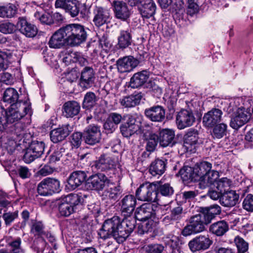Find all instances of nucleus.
<instances>
[{
  "label": "nucleus",
  "mask_w": 253,
  "mask_h": 253,
  "mask_svg": "<svg viewBox=\"0 0 253 253\" xmlns=\"http://www.w3.org/2000/svg\"><path fill=\"white\" fill-rule=\"evenodd\" d=\"M87 36L86 31L83 25L70 24L55 32L48 44L52 48H60L65 43L71 46H77L86 41Z\"/></svg>",
  "instance_id": "nucleus-1"
},
{
  "label": "nucleus",
  "mask_w": 253,
  "mask_h": 253,
  "mask_svg": "<svg viewBox=\"0 0 253 253\" xmlns=\"http://www.w3.org/2000/svg\"><path fill=\"white\" fill-rule=\"evenodd\" d=\"M100 238L105 240L113 237L115 239L123 242L129 235L126 226H123L120 218L117 216H114L106 220L102 228L98 232Z\"/></svg>",
  "instance_id": "nucleus-2"
},
{
  "label": "nucleus",
  "mask_w": 253,
  "mask_h": 253,
  "mask_svg": "<svg viewBox=\"0 0 253 253\" xmlns=\"http://www.w3.org/2000/svg\"><path fill=\"white\" fill-rule=\"evenodd\" d=\"M211 163L203 161L197 163L194 168L195 181L199 182V187L205 189L213 184L218 177V172L212 170Z\"/></svg>",
  "instance_id": "nucleus-3"
},
{
  "label": "nucleus",
  "mask_w": 253,
  "mask_h": 253,
  "mask_svg": "<svg viewBox=\"0 0 253 253\" xmlns=\"http://www.w3.org/2000/svg\"><path fill=\"white\" fill-rule=\"evenodd\" d=\"M252 103L251 99L244 98L243 105L239 107L234 114L232 115L230 123V126L232 128L238 129L248 122L253 113Z\"/></svg>",
  "instance_id": "nucleus-4"
},
{
  "label": "nucleus",
  "mask_w": 253,
  "mask_h": 253,
  "mask_svg": "<svg viewBox=\"0 0 253 253\" xmlns=\"http://www.w3.org/2000/svg\"><path fill=\"white\" fill-rule=\"evenodd\" d=\"M82 195L71 193L62 198L58 203L60 216L67 217L74 212V207L81 203Z\"/></svg>",
  "instance_id": "nucleus-5"
},
{
  "label": "nucleus",
  "mask_w": 253,
  "mask_h": 253,
  "mask_svg": "<svg viewBox=\"0 0 253 253\" xmlns=\"http://www.w3.org/2000/svg\"><path fill=\"white\" fill-rule=\"evenodd\" d=\"M38 194L42 196H48L61 191L60 181L56 178L46 177L42 179L37 186Z\"/></svg>",
  "instance_id": "nucleus-6"
},
{
  "label": "nucleus",
  "mask_w": 253,
  "mask_h": 253,
  "mask_svg": "<svg viewBox=\"0 0 253 253\" xmlns=\"http://www.w3.org/2000/svg\"><path fill=\"white\" fill-rule=\"evenodd\" d=\"M155 182H145L141 184L135 192V197L139 201L157 202L158 193L156 192Z\"/></svg>",
  "instance_id": "nucleus-7"
},
{
  "label": "nucleus",
  "mask_w": 253,
  "mask_h": 253,
  "mask_svg": "<svg viewBox=\"0 0 253 253\" xmlns=\"http://www.w3.org/2000/svg\"><path fill=\"white\" fill-rule=\"evenodd\" d=\"M205 224H207L200 212L190 218L188 224L183 229L182 234L184 236H188L202 232L205 230Z\"/></svg>",
  "instance_id": "nucleus-8"
},
{
  "label": "nucleus",
  "mask_w": 253,
  "mask_h": 253,
  "mask_svg": "<svg viewBox=\"0 0 253 253\" xmlns=\"http://www.w3.org/2000/svg\"><path fill=\"white\" fill-rule=\"evenodd\" d=\"M110 184H112L111 179L101 173L90 176L85 181V186L88 189L98 192Z\"/></svg>",
  "instance_id": "nucleus-9"
},
{
  "label": "nucleus",
  "mask_w": 253,
  "mask_h": 253,
  "mask_svg": "<svg viewBox=\"0 0 253 253\" xmlns=\"http://www.w3.org/2000/svg\"><path fill=\"white\" fill-rule=\"evenodd\" d=\"M82 5L79 0H56L54 4L55 8L64 10L72 18L79 14Z\"/></svg>",
  "instance_id": "nucleus-10"
},
{
  "label": "nucleus",
  "mask_w": 253,
  "mask_h": 253,
  "mask_svg": "<svg viewBox=\"0 0 253 253\" xmlns=\"http://www.w3.org/2000/svg\"><path fill=\"white\" fill-rule=\"evenodd\" d=\"M93 18L92 21L94 25L100 27L110 23L111 16L109 9L101 5L95 4L92 7Z\"/></svg>",
  "instance_id": "nucleus-11"
},
{
  "label": "nucleus",
  "mask_w": 253,
  "mask_h": 253,
  "mask_svg": "<svg viewBox=\"0 0 253 253\" xmlns=\"http://www.w3.org/2000/svg\"><path fill=\"white\" fill-rule=\"evenodd\" d=\"M30 107L26 103L20 104L16 107L8 108L6 114V122L9 124L15 123L25 116L30 111Z\"/></svg>",
  "instance_id": "nucleus-12"
},
{
  "label": "nucleus",
  "mask_w": 253,
  "mask_h": 253,
  "mask_svg": "<svg viewBox=\"0 0 253 253\" xmlns=\"http://www.w3.org/2000/svg\"><path fill=\"white\" fill-rule=\"evenodd\" d=\"M45 144L42 141H33L24 155V160L26 163H30L43 154Z\"/></svg>",
  "instance_id": "nucleus-13"
},
{
  "label": "nucleus",
  "mask_w": 253,
  "mask_h": 253,
  "mask_svg": "<svg viewBox=\"0 0 253 253\" xmlns=\"http://www.w3.org/2000/svg\"><path fill=\"white\" fill-rule=\"evenodd\" d=\"M83 138L88 145H94L99 143L101 139L100 127L95 125L88 126L84 131Z\"/></svg>",
  "instance_id": "nucleus-14"
},
{
  "label": "nucleus",
  "mask_w": 253,
  "mask_h": 253,
  "mask_svg": "<svg viewBox=\"0 0 253 253\" xmlns=\"http://www.w3.org/2000/svg\"><path fill=\"white\" fill-rule=\"evenodd\" d=\"M111 4L117 19L125 21L129 18L132 12L126 3L123 1L113 0Z\"/></svg>",
  "instance_id": "nucleus-15"
},
{
  "label": "nucleus",
  "mask_w": 253,
  "mask_h": 253,
  "mask_svg": "<svg viewBox=\"0 0 253 253\" xmlns=\"http://www.w3.org/2000/svg\"><path fill=\"white\" fill-rule=\"evenodd\" d=\"M212 241L208 235H200L190 241L188 246L191 252L194 253L207 250L212 244Z\"/></svg>",
  "instance_id": "nucleus-16"
},
{
  "label": "nucleus",
  "mask_w": 253,
  "mask_h": 253,
  "mask_svg": "<svg viewBox=\"0 0 253 253\" xmlns=\"http://www.w3.org/2000/svg\"><path fill=\"white\" fill-rule=\"evenodd\" d=\"M159 207L151 203H144L138 207L135 211V215L137 219L141 221L154 217L157 214V210Z\"/></svg>",
  "instance_id": "nucleus-17"
},
{
  "label": "nucleus",
  "mask_w": 253,
  "mask_h": 253,
  "mask_svg": "<svg viewBox=\"0 0 253 253\" xmlns=\"http://www.w3.org/2000/svg\"><path fill=\"white\" fill-rule=\"evenodd\" d=\"M196 118L191 110L182 109L176 115V123L179 129L192 126Z\"/></svg>",
  "instance_id": "nucleus-18"
},
{
  "label": "nucleus",
  "mask_w": 253,
  "mask_h": 253,
  "mask_svg": "<svg viewBox=\"0 0 253 253\" xmlns=\"http://www.w3.org/2000/svg\"><path fill=\"white\" fill-rule=\"evenodd\" d=\"M95 79V73L93 68L85 67L81 72L79 85L83 90H86L93 85Z\"/></svg>",
  "instance_id": "nucleus-19"
},
{
  "label": "nucleus",
  "mask_w": 253,
  "mask_h": 253,
  "mask_svg": "<svg viewBox=\"0 0 253 253\" xmlns=\"http://www.w3.org/2000/svg\"><path fill=\"white\" fill-rule=\"evenodd\" d=\"M126 122L120 126L122 134L125 137H129L136 133L140 128V126L136 124V118L131 115L126 116Z\"/></svg>",
  "instance_id": "nucleus-20"
},
{
  "label": "nucleus",
  "mask_w": 253,
  "mask_h": 253,
  "mask_svg": "<svg viewBox=\"0 0 253 253\" xmlns=\"http://www.w3.org/2000/svg\"><path fill=\"white\" fill-rule=\"evenodd\" d=\"M222 111L218 108H212L205 113L203 118V123L207 127H211L220 122Z\"/></svg>",
  "instance_id": "nucleus-21"
},
{
  "label": "nucleus",
  "mask_w": 253,
  "mask_h": 253,
  "mask_svg": "<svg viewBox=\"0 0 253 253\" xmlns=\"http://www.w3.org/2000/svg\"><path fill=\"white\" fill-rule=\"evenodd\" d=\"M136 197L132 195L125 196L120 202L121 210L123 215L133 214L136 205Z\"/></svg>",
  "instance_id": "nucleus-22"
},
{
  "label": "nucleus",
  "mask_w": 253,
  "mask_h": 253,
  "mask_svg": "<svg viewBox=\"0 0 253 253\" xmlns=\"http://www.w3.org/2000/svg\"><path fill=\"white\" fill-rule=\"evenodd\" d=\"M16 27L22 34L29 38L34 37L38 32L37 27L23 17H19Z\"/></svg>",
  "instance_id": "nucleus-23"
},
{
  "label": "nucleus",
  "mask_w": 253,
  "mask_h": 253,
  "mask_svg": "<svg viewBox=\"0 0 253 253\" xmlns=\"http://www.w3.org/2000/svg\"><path fill=\"white\" fill-rule=\"evenodd\" d=\"M116 166V161L115 158L105 154L101 155L93 165L95 168L102 171L114 169Z\"/></svg>",
  "instance_id": "nucleus-24"
},
{
  "label": "nucleus",
  "mask_w": 253,
  "mask_h": 253,
  "mask_svg": "<svg viewBox=\"0 0 253 253\" xmlns=\"http://www.w3.org/2000/svg\"><path fill=\"white\" fill-rule=\"evenodd\" d=\"M138 64V61L131 56L124 57L118 60L117 68L121 73L129 72Z\"/></svg>",
  "instance_id": "nucleus-25"
},
{
  "label": "nucleus",
  "mask_w": 253,
  "mask_h": 253,
  "mask_svg": "<svg viewBox=\"0 0 253 253\" xmlns=\"http://www.w3.org/2000/svg\"><path fill=\"white\" fill-rule=\"evenodd\" d=\"M198 131L195 129L190 128L184 135L183 146L187 151H192L198 144Z\"/></svg>",
  "instance_id": "nucleus-26"
},
{
  "label": "nucleus",
  "mask_w": 253,
  "mask_h": 253,
  "mask_svg": "<svg viewBox=\"0 0 253 253\" xmlns=\"http://www.w3.org/2000/svg\"><path fill=\"white\" fill-rule=\"evenodd\" d=\"M86 177L84 171H75L70 174L67 187L69 189L73 190L81 185L85 180Z\"/></svg>",
  "instance_id": "nucleus-27"
},
{
  "label": "nucleus",
  "mask_w": 253,
  "mask_h": 253,
  "mask_svg": "<svg viewBox=\"0 0 253 253\" xmlns=\"http://www.w3.org/2000/svg\"><path fill=\"white\" fill-rule=\"evenodd\" d=\"M174 137L175 133L172 129H162L160 131L158 137L160 146L163 147H172L176 143Z\"/></svg>",
  "instance_id": "nucleus-28"
},
{
  "label": "nucleus",
  "mask_w": 253,
  "mask_h": 253,
  "mask_svg": "<svg viewBox=\"0 0 253 253\" xmlns=\"http://www.w3.org/2000/svg\"><path fill=\"white\" fill-rule=\"evenodd\" d=\"M138 9L143 17L149 18L155 14L156 5L153 0H141Z\"/></svg>",
  "instance_id": "nucleus-29"
},
{
  "label": "nucleus",
  "mask_w": 253,
  "mask_h": 253,
  "mask_svg": "<svg viewBox=\"0 0 253 253\" xmlns=\"http://www.w3.org/2000/svg\"><path fill=\"white\" fill-rule=\"evenodd\" d=\"M146 116L153 122H161L165 118V110L160 106H156L145 110Z\"/></svg>",
  "instance_id": "nucleus-30"
},
{
  "label": "nucleus",
  "mask_w": 253,
  "mask_h": 253,
  "mask_svg": "<svg viewBox=\"0 0 253 253\" xmlns=\"http://www.w3.org/2000/svg\"><path fill=\"white\" fill-rule=\"evenodd\" d=\"M221 209L220 207L214 204L210 207L201 208L200 212L203 214L204 219L207 224H209L214 218L216 215L221 213Z\"/></svg>",
  "instance_id": "nucleus-31"
},
{
  "label": "nucleus",
  "mask_w": 253,
  "mask_h": 253,
  "mask_svg": "<svg viewBox=\"0 0 253 253\" xmlns=\"http://www.w3.org/2000/svg\"><path fill=\"white\" fill-rule=\"evenodd\" d=\"M18 98L19 94L14 88H7L3 93V100L4 102L10 104V107H16L20 104L26 103L22 101H19Z\"/></svg>",
  "instance_id": "nucleus-32"
},
{
  "label": "nucleus",
  "mask_w": 253,
  "mask_h": 253,
  "mask_svg": "<svg viewBox=\"0 0 253 253\" xmlns=\"http://www.w3.org/2000/svg\"><path fill=\"white\" fill-rule=\"evenodd\" d=\"M149 76V73L146 70L135 73L130 79V86L133 88L142 86L147 82Z\"/></svg>",
  "instance_id": "nucleus-33"
},
{
  "label": "nucleus",
  "mask_w": 253,
  "mask_h": 253,
  "mask_svg": "<svg viewBox=\"0 0 253 253\" xmlns=\"http://www.w3.org/2000/svg\"><path fill=\"white\" fill-rule=\"evenodd\" d=\"M229 230L228 223L224 220L215 222L209 226V232L217 237H221L226 234Z\"/></svg>",
  "instance_id": "nucleus-34"
},
{
  "label": "nucleus",
  "mask_w": 253,
  "mask_h": 253,
  "mask_svg": "<svg viewBox=\"0 0 253 253\" xmlns=\"http://www.w3.org/2000/svg\"><path fill=\"white\" fill-rule=\"evenodd\" d=\"M80 109L79 103L76 101H69L63 106V115L66 118H73L79 113Z\"/></svg>",
  "instance_id": "nucleus-35"
},
{
  "label": "nucleus",
  "mask_w": 253,
  "mask_h": 253,
  "mask_svg": "<svg viewBox=\"0 0 253 253\" xmlns=\"http://www.w3.org/2000/svg\"><path fill=\"white\" fill-rule=\"evenodd\" d=\"M69 125L63 126L51 131L50 133V139L53 143H57L63 140L67 137L71 131Z\"/></svg>",
  "instance_id": "nucleus-36"
},
{
  "label": "nucleus",
  "mask_w": 253,
  "mask_h": 253,
  "mask_svg": "<svg viewBox=\"0 0 253 253\" xmlns=\"http://www.w3.org/2000/svg\"><path fill=\"white\" fill-rule=\"evenodd\" d=\"M239 196L235 191L231 190L223 193L220 198V203L226 207H232L235 206L238 202Z\"/></svg>",
  "instance_id": "nucleus-37"
},
{
  "label": "nucleus",
  "mask_w": 253,
  "mask_h": 253,
  "mask_svg": "<svg viewBox=\"0 0 253 253\" xmlns=\"http://www.w3.org/2000/svg\"><path fill=\"white\" fill-rule=\"evenodd\" d=\"M167 160L156 159L153 161L149 167V172L153 176L161 175L165 171Z\"/></svg>",
  "instance_id": "nucleus-38"
},
{
  "label": "nucleus",
  "mask_w": 253,
  "mask_h": 253,
  "mask_svg": "<svg viewBox=\"0 0 253 253\" xmlns=\"http://www.w3.org/2000/svg\"><path fill=\"white\" fill-rule=\"evenodd\" d=\"M132 42V35L128 30L120 31L117 44L119 49H126L131 44Z\"/></svg>",
  "instance_id": "nucleus-39"
},
{
  "label": "nucleus",
  "mask_w": 253,
  "mask_h": 253,
  "mask_svg": "<svg viewBox=\"0 0 253 253\" xmlns=\"http://www.w3.org/2000/svg\"><path fill=\"white\" fill-rule=\"evenodd\" d=\"M141 92L134 93L126 96L120 99V102L122 106L126 108H130L138 105L142 98Z\"/></svg>",
  "instance_id": "nucleus-40"
},
{
  "label": "nucleus",
  "mask_w": 253,
  "mask_h": 253,
  "mask_svg": "<svg viewBox=\"0 0 253 253\" xmlns=\"http://www.w3.org/2000/svg\"><path fill=\"white\" fill-rule=\"evenodd\" d=\"M84 60V58L83 57L81 53L71 50L66 52L63 54L62 58V61L65 65H68L72 62H81Z\"/></svg>",
  "instance_id": "nucleus-41"
},
{
  "label": "nucleus",
  "mask_w": 253,
  "mask_h": 253,
  "mask_svg": "<svg viewBox=\"0 0 253 253\" xmlns=\"http://www.w3.org/2000/svg\"><path fill=\"white\" fill-rule=\"evenodd\" d=\"M30 232L34 236L42 238L44 245L46 244L44 237L45 235H47V231L45 230V227L42 222H34L31 226Z\"/></svg>",
  "instance_id": "nucleus-42"
},
{
  "label": "nucleus",
  "mask_w": 253,
  "mask_h": 253,
  "mask_svg": "<svg viewBox=\"0 0 253 253\" xmlns=\"http://www.w3.org/2000/svg\"><path fill=\"white\" fill-rule=\"evenodd\" d=\"M112 184L106 185L104 193L109 199L116 200L121 195L122 191L120 186L116 185L111 180Z\"/></svg>",
  "instance_id": "nucleus-43"
},
{
  "label": "nucleus",
  "mask_w": 253,
  "mask_h": 253,
  "mask_svg": "<svg viewBox=\"0 0 253 253\" xmlns=\"http://www.w3.org/2000/svg\"><path fill=\"white\" fill-rule=\"evenodd\" d=\"M156 192L158 193V200L159 195L161 194L163 196L169 197L173 194V189L169 183L161 184L159 182H155Z\"/></svg>",
  "instance_id": "nucleus-44"
},
{
  "label": "nucleus",
  "mask_w": 253,
  "mask_h": 253,
  "mask_svg": "<svg viewBox=\"0 0 253 253\" xmlns=\"http://www.w3.org/2000/svg\"><path fill=\"white\" fill-rule=\"evenodd\" d=\"M194 168L189 166H184L179 171V174L183 181L187 182H195L194 175Z\"/></svg>",
  "instance_id": "nucleus-45"
},
{
  "label": "nucleus",
  "mask_w": 253,
  "mask_h": 253,
  "mask_svg": "<svg viewBox=\"0 0 253 253\" xmlns=\"http://www.w3.org/2000/svg\"><path fill=\"white\" fill-rule=\"evenodd\" d=\"M123 219L121 220L123 223V226H126V231L129 234L133 231L136 223L135 215L133 214L127 215H123Z\"/></svg>",
  "instance_id": "nucleus-46"
},
{
  "label": "nucleus",
  "mask_w": 253,
  "mask_h": 253,
  "mask_svg": "<svg viewBox=\"0 0 253 253\" xmlns=\"http://www.w3.org/2000/svg\"><path fill=\"white\" fill-rule=\"evenodd\" d=\"M213 127L212 135L213 137L220 139L226 135L227 125L226 124L218 123Z\"/></svg>",
  "instance_id": "nucleus-47"
},
{
  "label": "nucleus",
  "mask_w": 253,
  "mask_h": 253,
  "mask_svg": "<svg viewBox=\"0 0 253 253\" xmlns=\"http://www.w3.org/2000/svg\"><path fill=\"white\" fill-rule=\"evenodd\" d=\"M97 100V97L94 93L87 92L84 96L83 107L87 109H90L95 105Z\"/></svg>",
  "instance_id": "nucleus-48"
},
{
  "label": "nucleus",
  "mask_w": 253,
  "mask_h": 253,
  "mask_svg": "<svg viewBox=\"0 0 253 253\" xmlns=\"http://www.w3.org/2000/svg\"><path fill=\"white\" fill-rule=\"evenodd\" d=\"M166 245L171 249V253H180L179 239L177 236L172 235L168 237L166 240Z\"/></svg>",
  "instance_id": "nucleus-49"
},
{
  "label": "nucleus",
  "mask_w": 253,
  "mask_h": 253,
  "mask_svg": "<svg viewBox=\"0 0 253 253\" xmlns=\"http://www.w3.org/2000/svg\"><path fill=\"white\" fill-rule=\"evenodd\" d=\"M244 99L241 97H237L231 99L229 101L228 106L227 109V112L228 114L232 113L234 114L235 112L237 111L239 107L243 105Z\"/></svg>",
  "instance_id": "nucleus-50"
},
{
  "label": "nucleus",
  "mask_w": 253,
  "mask_h": 253,
  "mask_svg": "<svg viewBox=\"0 0 253 253\" xmlns=\"http://www.w3.org/2000/svg\"><path fill=\"white\" fill-rule=\"evenodd\" d=\"M35 17L42 23L50 25L53 23L51 15L47 12L37 11L34 14Z\"/></svg>",
  "instance_id": "nucleus-51"
},
{
  "label": "nucleus",
  "mask_w": 253,
  "mask_h": 253,
  "mask_svg": "<svg viewBox=\"0 0 253 253\" xmlns=\"http://www.w3.org/2000/svg\"><path fill=\"white\" fill-rule=\"evenodd\" d=\"M199 0H187V14L191 16L199 11Z\"/></svg>",
  "instance_id": "nucleus-52"
},
{
  "label": "nucleus",
  "mask_w": 253,
  "mask_h": 253,
  "mask_svg": "<svg viewBox=\"0 0 253 253\" xmlns=\"http://www.w3.org/2000/svg\"><path fill=\"white\" fill-rule=\"evenodd\" d=\"M16 26L12 23L2 21H0V32L4 34L13 33L15 30Z\"/></svg>",
  "instance_id": "nucleus-53"
},
{
  "label": "nucleus",
  "mask_w": 253,
  "mask_h": 253,
  "mask_svg": "<svg viewBox=\"0 0 253 253\" xmlns=\"http://www.w3.org/2000/svg\"><path fill=\"white\" fill-rule=\"evenodd\" d=\"M138 224L137 232L140 235H143L152 231V221L143 220Z\"/></svg>",
  "instance_id": "nucleus-54"
},
{
  "label": "nucleus",
  "mask_w": 253,
  "mask_h": 253,
  "mask_svg": "<svg viewBox=\"0 0 253 253\" xmlns=\"http://www.w3.org/2000/svg\"><path fill=\"white\" fill-rule=\"evenodd\" d=\"M231 185V181L227 177H222L216 182V188L222 193L226 192Z\"/></svg>",
  "instance_id": "nucleus-55"
},
{
  "label": "nucleus",
  "mask_w": 253,
  "mask_h": 253,
  "mask_svg": "<svg viewBox=\"0 0 253 253\" xmlns=\"http://www.w3.org/2000/svg\"><path fill=\"white\" fill-rule=\"evenodd\" d=\"M17 7L12 3L3 5V18L13 17L17 13Z\"/></svg>",
  "instance_id": "nucleus-56"
},
{
  "label": "nucleus",
  "mask_w": 253,
  "mask_h": 253,
  "mask_svg": "<svg viewBox=\"0 0 253 253\" xmlns=\"http://www.w3.org/2000/svg\"><path fill=\"white\" fill-rule=\"evenodd\" d=\"M65 149L63 147L61 146L58 147L50 156L49 163L53 165L56 163V162L59 161L62 156L63 153L65 152Z\"/></svg>",
  "instance_id": "nucleus-57"
},
{
  "label": "nucleus",
  "mask_w": 253,
  "mask_h": 253,
  "mask_svg": "<svg viewBox=\"0 0 253 253\" xmlns=\"http://www.w3.org/2000/svg\"><path fill=\"white\" fill-rule=\"evenodd\" d=\"M164 250V247L161 244L149 245L145 246L141 253H162Z\"/></svg>",
  "instance_id": "nucleus-58"
},
{
  "label": "nucleus",
  "mask_w": 253,
  "mask_h": 253,
  "mask_svg": "<svg viewBox=\"0 0 253 253\" xmlns=\"http://www.w3.org/2000/svg\"><path fill=\"white\" fill-rule=\"evenodd\" d=\"M170 215L173 221H178L184 216L185 213L183 212V208L178 205L171 210Z\"/></svg>",
  "instance_id": "nucleus-59"
},
{
  "label": "nucleus",
  "mask_w": 253,
  "mask_h": 253,
  "mask_svg": "<svg viewBox=\"0 0 253 253\" xmlns=\"http://www.w3.org/2000/svg\"><path fill=\"white\" fill-rule=\"evenodd\" d=\"M234 242L239 253H245L248 250V243L241 237H236L234 239Z\"/></svg>",
  "instance_id": "nucleus-60"
},
{
  "label": "nucleus",
  "mask_w": 253,
  "mask_h": 253,
  "mask_svg": "<svg viewBox=\"0 0 253 253\" xmlns=\"http://www.w3.org/2000/svg\"><path fill=\"white\" fill-rule=\"evenodd\" d=\"M18 211L14 212H7L4 213L2 217L4 221L5 224L6 226H10L12 222L18 217Z\"/></svg>",
  "instance_id": "nucleus-61"
},
{
  "label": "nucleus",
  "mask_w": 253,
  "mask_h": 253,
  "mask_svg": "<svg viewBox=\"0 0 253 253\" xmlns=\"http://www.w3.org/2000/svg\"><path fill=\"white\" fill-rule=\"evenodd\" d=\"M242 206L247 211H253V195L248 194L243 200Z\"/></svg>",
  "instance_id": "nucleus-62"
},
{
  "label": "nucleus",
  "mask_w": 253,
  "mask_h": 253,
  "mask_svg": "<svg viewBox=\"0 0 253 253\" xmlns=\"http://www.w3.org/2000/svg\"><path fill=\"white\" fill-rule=\"evenodd\" d=\"M158 137L156 135H152L147 140L146 145V149L149 152H153L157 145Z\"/></svg>",
  "instance_id": "nucleus-63"
},
{
  "label": "nucleus",
  "mask_w": 253,
  "mask_h": 253,
  "mask_svg": "<svg viewBox=\"0 0 253 253\" xmlns=\"http://www.w3.org/2000/svg\"><path fill=\"white\" fill-rule=\"evenodd\" d=\"M83 134L80 132L73 133L71 136V143L74 147L78 148L81 144Z\"/></svg>",
  "instance_id": "nucleus-64"
}]
</instances>
